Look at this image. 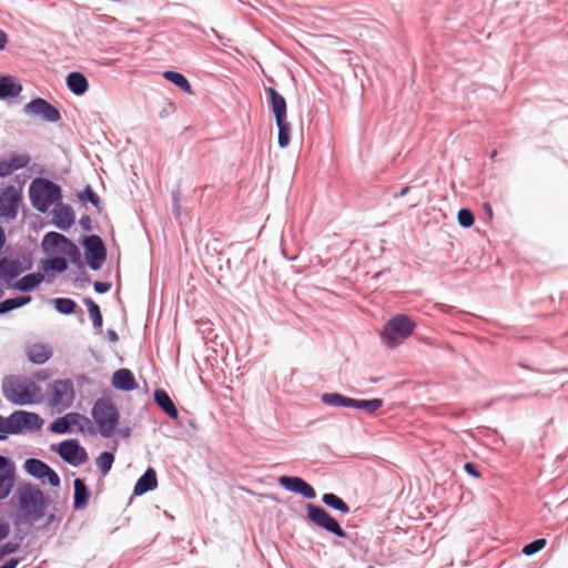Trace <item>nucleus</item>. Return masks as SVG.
I'll use <instances>...</instances> for the list:
<instances>
[{"instance_id": "obj_1", "label": "nucleus", "mask_w": 568, "mask_h": 568, "mask_svg": "<svg viewBox=\"0 0 568 568\" xmlns=\"http://www.w3.org/2000/svg\"><path fill=\"white\" fill-rule=\"evenodd\" d=\"M1 393L16 406H30L43 399L41 387L33 379L20 375L6 376L1 382Z\"/></svg>"}, {"instance_id": "obj_2", "label": "nucleus", "mask_w": 568, "mask_h": 568, "mask_svg": "<svg viewBox=\"0 0 568 568\" xmlns=\"http://www.w3.org/2000/svg\"><path fill=\"white\" fill-rule=\"evenodd\" d=\"M19 510L30 523H36L44 517L47 499L43 493L31 484L20 485L17 490Z\"/></svg>"}, {"instance_id": "obj_3", "label": "nucleus", "mask_w": 568, "mask_h": 568, "mask_svg": "<svg viewBox=\"0 0 568 568\" xmlns=\"http://www.w3.org/2000/svg\"><path fill=\"white\" fill-rule=\"evenodd\" d=\"M416 328V323L407 315L399 314L386 322L381 333L383 343L395 348L404 343Z\"/></svg>"}, {"instance_id": "obj_4", "label": "nucleus", "mask_w": 568, "mask_h": 568, "mask_svg": "<svg viewBox=\"0 0 568 568\" xmlns=\"http://www.w3.org/2000/svg\"><path fill=\"white\" fill-rule=\"evenodd\" d=\"M98 433L105 438L111 437L120 420L116 406L108 398L98 399L91 410Z\"/></svg>"}, {"instance_id": "obj_5", "label": "nucleus", "mask_w": 568, "mask_h": 568, "mask_svg": "<svg viewBox=\"0 0 568 568\" xmlns=\"http://www.w3.org/2000/svg\"><path fill=\"white\" fill-rule=\"evenodd\" d=\"M32 205L40 212H47L61 199V189L44 179L34 180L29 189Z\"/></svg>"}, {"instance_id": "obj_6", "label": "nucleus", "mask_w": 568, "mask_h": 568, "mask_svg": "<svg viewBox=\"0 0 568 568\" xmlns=\"http://www.w3.org/2000/svg\"><path fill=\"white\" fill-rule=\"evenodd\" d=\"M41 246L48 255H65L72 262H78L80 258L78 246L68 237L57 232L47 233L42 240Z\"/></svg>"}, {"instance_id": "obj_7", "label": "nucleus", "mask_w": 568, "mask_h": 568, "mask_svg": "<svg viewBox=\"0 0 568 568\" xmlns=\"http://www.w3.org/2000/svg\"><path fill=\"white\" fill-rule=\"evenodd\" d=\"M50 430L55 434L67 433H92L93 424L87 416L79 413H68L62 417L57 418L50 425Z\"/></svg>"}, {"instance_id": "obj_8", "label": "nucleus", "mask_w": 568, "mask_h": 568, "mask_svg": "<svg viewBox=\"0 0 568 568\" xmlns=\"http://www.w3.org/2000/svg\"><path fill=\"white\" fill-rule=\"evenodd\" d=\"M74 386L70 379H59L50 384L48 400L50 406L60 410L69 408L74 400Z\"/></svg>"}, {"instance_id": "obj_9", "label": "nucleus", "mask_w": 568, "mask_h": 568, "mask_svg": "<svg viewBox=\"0 0 568 568\" xmlns=\"http://www.w3.org/2000/svg\"><path fill=\"white\" fill-rule=\"evenodd\" d=\"M44 420L33 412L14 410L9 415L10 435L33 433L42 428Z\"/></svg>"}, {"instance_id": "obj_10", "label": "nucleus", "mask_w": 568, "mask_h": 568, "mask_svg": "<svg viewBox=\"0 0 568 568\" xmlns=\"http://www.w3.org/2000/svg\"><path fill=\"white\" fill-rule=\"evenodd\" d=\"M307 518L310 521L338 537H345V531L339 524L323 507L307 504Z\"/></svg>"}, {"instance_id": "obj_11", "label": "nucleus", "mask_w": 568, "mask_h": 568, "mask_svg": "<svg viewBox=\"0 0 568 568\" xmlns=\"http://www.w3.org/2000/svg\"><path fill=\"white\" fill-rule=\"evenodd\" d=\"M83 246L89 267L94 271L100 270L106 256L105 246L101 237L90 235L85 239Z\"/></svg>"}, {"instance_id": "obj_12", "label": "nucleus", "mask_w": 568, "mask_h": 568, "mask_svg": "<svg viewBox=\"0 0 568 568\" xmlns=\"http://www.w3.org/2000/svg\"><path fill=\"white\" fill-rule=\"evenodd\" d=\"M24 113L38 116L47 122H58L61 118L59 110L47 100L37 98L24 105Z\"/></svg>"}, {"instance_id": "obj_13", "label": "nucleus", "mask_w": 568, "mask_h": 568, "mask_svg": "<svg viewBox=\"0 0 568 568\" xmlns=\"http://www.w3.org/2000/svg\"><path fill=\"white\" fill-rule=\"evenodd\" d=\"M23 468L29 475L36 477L37 479H40L42 483H44L47 478L48 483L52 487H57L60 485V478L58 474L40 459H27L24 462Z\"/></svg>"}, {"instance_id": "obj_14", "label": "nucleus", "mask_w": 568, "mask_h": 568, "mask_svg": "<svg viewBox=\"0 0 568 568\" xmlns=\"http://www.w3.org/2000/svg\"><path fill=\"white\" fill-rule=\"evenodd\" d=\"M20 202L21 195L13 186L3 189L0 192V216L6 220L16 219Z\"/></svg>"}, {"instance_id": "obj_15", "label": "nucleus", "mask_w": 568, "mask_h": 568, "mask_svg": "<svg viewBox=\"0 0 568 568\" xmlns=\"http://www.w3.org/2000/svg\"><path fill=\"white\" fill-rule=\"evenodd\" d=\"M57 452L63 460L74 466L83 464L88 458L84 448L75 439L60 443Z\"/></svg>"}, {"instance_id": "obj_16", "label": "nucleus", "mask_w": 568, "mask_h": 568, "mask_svg": "<svg viewBox=\"0 0 568 568\" xmlns=\"http://www.w3.org/2000/svg\"><path fill=\"white\" fill-rule=\"evenodd\" d=\"M14 485V466L7 457L0 456V500L6 499Z\"/></svg>"}, {"instance_id": "obj_17", "label": "nucleus", "mask_w": 568, "mask_h": 568, "mask_svg": "<svg viewBox=\"0 0 568 568\" xmlns=\"http://www.w3.org/2000/svg\"><path fill=\"white\" fill-rule=\"evenodd\" d=\"M278 484L288 491H293L306 499H313L316 496L314 488L300 477L281 476Z\"/></svg>"}, {"instance_id": "obj_18", "label": "nucleus", "mask_w": 568, "mask_h": 568, "mask_svg": "<svg viewBox=\"0 0 568 568\" xmlns=\"http://www.w3.org/2000/svg\"><path fill=\"white\" fill-rule=\"evenodd\" d=\"M30 163V156L27 153H12L7 158L0 159V178H6L17 170L26 168Z\"/></svg>"}, {"instance_id": "obj_19", "label": "nucleus", "mask_w": 568, "mask_h": 568, "mask_svg": "<svg viewBox=\"0 0 568 568\" xmlns=\"http://www.w3.org/2000/svg\"><path fill=\"white\" fill-rule=\"evenodd\" d=\"M74 213L71 206L58 202L52 211L53 224L62 230L68 231L74 223Z\"/></svg>"}, {"instance_id": "obj_20", "label": "nucleus", "mask_w": 568, "mask_h": 568, "mask_svg": "<svg viewBox=\"0 0 568 568\" xmlns=\"http://www.w3.org/2000/svg\"><path fill=\"white\" fill-rule=\"evenodd\" d=\"M112 386L119 390L130 392L136 388V382L130 369L121 368L113 373Z\"/></svg>"}, {"instance_id": "obj_21", "label": "nucleus", "mask_w": 568, "mask_h": 568, "mask_svg": "<svg viewBox=\"0 0 568 568\" xmlns=\"http://www.w3.org/2000/svg\"><path fill=\"white\" fill-rule=\"evenodd\" d=\"M266 91L270 95L272 112L274 113L275 122L286 120V101L284 97L271 87L267 88Z\"/></svg>"}, {"instance_id": "obj_22", "label": "nucleus", "mask_w": 568, "mask_h": 568, "mask_svg": "<svg viewBox=\"0 0 568 568\" xmlns=\"http://www.w3.org/2000/svg\"><path fill=\"white\" fill-rule=\"evenodd\" d=\"M158 486L156 473L153 468H149L136 481L133 493L141 496L148 491L154 490Z\"/></svg>"}, {"instance_id": "obj_23", "label": "nucleus", "mask_w": 568, "mask_h": 568, "mask_svg": "<svg viewBox=\"0 0 568 568\" xmlns=\"http://www.w3.org/2000/svg\"><path fill=\"white\" fill-rule=\"evenodd\" d=\"M52 355V349L43 343H34L27 347V356L34 364L45 363Z\"/></svg>"}, {"instance_id": "obj_24", "label": "nucleus", "mask_w": 568, "mask_h": 568, "mask_svg": "<svg viewBox=\"0 0 568 568\" xmlns=\"http://www.w3.org/2000/svg\"><path fill=\"white\" fill-rule=\"evenodd\" d=\"M154 400L168 416L173 419L179 417V412L165 390L156 389L154 392Z\"/></svg>"}, {"instance_id": "obj_25", "label": "nucleus", "mask_w": 568, "mask_h": 568, "mask_svg": "<svg viewBox=\"0 0 568 568\" xmlns=\"http://www.w3.org/2000/svg\"><path fill=\"white\" fill-rule=\"evenodd\" d=\"M67 85L75 95H82L89 89L88 80L81 72L69 73L67 77Z\"/></svg>"}, {"instance_id": "obj_26", "label": "nucleus", "mask_w": 568, "mask_h": 568, "mask_svg": "<svg viewBox=\"0 0 568 568\" xmlns=\"http://www.w3.org/2000/svg\"><path fill=\"white\" fill-rule=\"evenodd\" d=\"M22 87L11 77H0V99L14 98L20 94Z\"/></svg>"}, {"instance_id": "obj_27", "label": "nucleus", "mask_w": 568, "mask_h": 568, "mask_svg": "<svg viewBox=\"0 0 568 568\" xmlns=\"http://www.w3.org/2000/svg\"><path fill=\"white\" fill-rule=\"evenodd\" d=\"M43 281L41 273H31L24 275L13 284V288L17 291L28 292L37 287Z\"/></svg>"}, {"instance_id": "obj_28", "label": "nucleus", "mask_w": 568, "mask_h": 568, "mask_svg": "<svg viewBox=\"0 0 568 568\" xmlns=\"http://www.w3.org/2000/svg\"><path fill=\"white\" fill-rule=\"evenodd\" d=\"M21 273V264L19 261H0V280H11Z\"/></svg>"}, {"instance_id": "obj_29", "label": "nucleus", "mask_w": 568, "mask_h": 568, "mask_svg": "<svg viewBox=\"0 0 568 568\" xmlns=\"http://www.w3.org/2000/svg\"><path fill=\"white\" fill-rule=\"evenodd\" d=\"M384 402L381 398L373 399H355L352 398L351 408L364 410L368 414H374L383 406Z\"/></svg>"}, {"instance_id": "obj_30", "label": "nucleus", "mask_w": 568, "mask_h": 568, "mask_svg": "<svg viewBox=\"0 0 568 568\" xmlns=\"http://www.w3.org/2000/svg\"><path fill=\"white\" fill-rule=\"evenodd\" d=\"M321 399L324 404L329 406H337V407H349L352 404V398L346 397L338 393H324L321 396Z\"/></svg>"}, {"instance_id": "obj_31", "label": "nucleus", "mask_w": 568, "mask_h": 568, "mask_svg": "<svg viewBox=\"0 0 568 568\" xmlns=\"http://www.w3.org/2000/svg\"><path fill=\"white\" fill-rule=\"evenodd\" d=\"M163 78L173 83L174 85H176L182 91L189 94L192 93L191 84L182 73L175 71H165L163 73Z\"/></svg>"}, {"instance_id": "obj_32", "label": "nucleus", "mask_w": 568, "mask_h": 568, "mask_svg": "<svg viewBox=\"0 0 568 568\" xmlns=\"http://www.w3.org/2000/svg\"><path fill=\"white\" fill-rule=\"evenodd\" d=\"M322 501L327 507H331L342 514H348L351 511L348 505L335 494H332V493L324 494L322 496Z\"/></svg>"}, {"instance_id": "obj_33", "label": "nucleus", "mask_w": 568, "mask_h": 568, "mask_svg": "<svg viewBox=\"0 0 568 568\" xmlns=\"http://www.w3.org/2000/svg\"><path fill=\"white\" fill-rule=\"evenodd\" d=\"M89 499V491L81 479L74 480V507L80 509L85 507Z\"/></svg>"}, {"instance_id": "obj_34", "label": "nucleus", "mask_w": 568, "mask_h": 568, "mask_svg": "<svg viewBox=\"0 0 568 568\" xmlns=\"http://www.w3.org/2000/svg\"><path fill=\"white\" fill-rule=\"evenodd\" d=\"M31 296H17L0 302V315L28 304Z\"/></svg>"}, {"instance_id": "obj_35", "label": "nucleus", "mask_w": 568, "mask_h": 568, "mask_svg": "<svg viewBox=\"0 0 568 568\" xmlns=\"http://www.w3.org/2000/svg\"><path fill=\"white\" fill-rule=\"evenodd\" d=\"M278 129V145L284 149L290 144L291 126L287 120L276 122Z\"/></svg>"}, {"instance_id": "obj_36", "label": "nucleus", "mask_w": 568, "mask_h": 568, "mask_svg": "<svg viewBox=\"0 0 568 568\" xmlns=\"http://www.w3.org/2000/svg\"><path fill=\"white\" fill-rule=\"evenodd\" d=\"M68 268L67 260L62 256H55L44 262V271L64 272Z\"/></svg>"}, {"instance_id": "obj_37", "label": "nucleus", "mask_w": 568, "mask_h": 568, "mask_svg": "<svg viewBox=\"0 0 568 568\" xmlns=\"http://www.w3.org/2000/svg\"><path fill=\"white\" fill-rule=\"evenodd\" d=\"M114 462V456L112 453L103 452L95 460L97 467L102 471L103 475H106Z\"/></svg>"}, {"instance_id": "obj_38", "label": "nucleus", "mask_w": 568, "mask_h": 568, "mask_svg": "<svg viewBox=\"0 0 568 568\" xmlns=\"http://www.w3.org/2000/svg\"><path fill=\"white\" fill-rule=\"evenodd\" d=\"M84 302L94 327L100 328L102 326L100 307L90 298H87Z\"/></svg>"}, {"instance_id": "obj_39", "label": "nucleus", "mask_w": 568, "mask_h": 568, "mask_svg": "<svg viewBox=\"0 0 568 568\" xmlns=\"http://www.w3.org/2000/svg\"><path fill=\"white\" fill-rule=\"evenodd\" d=\"M55 310L61 314H72L75 308V303L70 298L58 297L53 300Z\"/></svg>"}, {"instance_id": "obj_40", "label": "nucleus", "mask_w": 568, "mask_h": 568, "mask_svg": "<svg viewBox=\"0 0 568 568\" xmlns=\"http://www.w3.org/2000/svg\"><path fill=\"white\" fill-rule=\"evenodd\" d=\"M547 540L541 538L537 539L523 548V554L526 556H532L545 548Z\"/></svg>"}, {"instance_id": "obj_41", "label": "nucleus", "mask_w": 568, "mask_h": 568, "mask_svg": "<svg viewBox=\"0 0 568 568\" xmlns=\"http://www.w3.org/2000/svg\"><path fill=\"white\" fill-rule=\"evenodd\" d=\"M458 223L463 227H470L474 224V215L473 213L467 209L459 210L457 214Z\"/></svg>"}, {"instance_id": "obj_42", "label": "nucleus", "mask_w": 568, "mask_h": 568, "mask_svg": "<svg viewBox=\"0 0 568 568\" xmlns=\"http://www.w3.org/2000/svg\"><path fill=\"white\" fill-rule=\"evenodd\" d=\"M79 199L81 202L85 203V202H90L94 205L98 204L99 202V196L94 193V191L88 186L80 195H79Z\"/></svg>"}, {"instance_id": "obj_43", "label": "nucleus", "mask_w": 568, "mask_h": 568, "mask_svg": "<svg viewBox=\"0 0 568 568\" xmlns=\"http://www.w3.org/2000/svg\"><path fill=\"white\" fill-rule=\"evenodd\" d=\"M0 434L3 435V439H6L7 435L10 434L9 416L3 417L0 415Z\"/></svg>"}, {"instance_id": "obj_44", "label": "nucleus", "mask_w": 568, "mask_h": 568, "mask_svg": "<svg viewBox=\"0 0 568 568\" xmlns=\"http://www.w3.org/2000/svg\"><path fill=\"white\" fill-rule=\"evenodd\" d=\"M111 288V284L108 282H95L94 283V291L99 294H104L109 292Z\"/></svg>"}, {"instance_id": "obj_45", "label": "nucleus", "mask_w": 568, "mask_h": 568, "mask_svg": "<svg viewBox=\"0 0 568 568\" xmlns=\"http://www.w3.org/2000/svg\"><path fill=\"white\" fill-rule=\"evenodd\" d=\"M18 549V544L14 542H7L0 548V555H9L14 552Z\"/></svg>"}, {"instance_id": "obj_46", "label": "nucleus", "mask_w": 568, "mask_h": 568, "mask_svg": "<svg viewBox=\"0 0 568 568\" xmlns=\"http://www.w3.org/2000/svg\"><path fill=\"white\" fill-rule=\"evenodd\" d=\"M10 532V527L7 523H4L3 520H0V540H3L4 538L8 537Z\"/></svg>"}, {"instance_id": "obj_47", "label": "nucleus", "mask_w": 568, "mask_h": 568, "mask_svg": "<svg viewBox=\"0 0 568 568\" xmlns=\"http://www.w3.org/2000/svg\"><path fill=\"white\" fill-rule=\"evenodd\" d=\"M464 469L467 474H469L474 477L480 476L479 471L476 469V467L471 463H466L464 466Z\"/></svg>"}, {"instance_id": "obj_48", "label": "nucleus", "mask_w": 568, "mask_h": 568, "mask_svg": "<svg viewBox=\"0 0 568 568\" xmlns=\"http://www.w3.org/2000/svg\"><path fill=\"white\" fill-rule=\"evenodd\" d=\"M18 562V559H10L6 564L1 565L0 568H16Z\"/></svg>"}, {"instance_id": "obj_49", "label": "nucleus", "mask_w": 568, "mask_h": 568, "mask_svg": "<svg viewBox=\"0 0 568 568\" xmlns=\"http://www.w3.org/2000/svg\"><path fill=\"white\" fill-rule=\"evenodd\" d=\"M8 38L7 34L0 30V50L4 49Z\"/></svg>"}, {"instance_id": "obj_50", "label": "nucleus", "mask_w": 568, "mask_h": 568, "mask_svg": "<svg viewBox=\"0 0 568 568\" xmlns=\"http://www.w3.org/2000/svg\"><path fill=\"white\" fill-rule=\"evenodd\" d=\"M6 244V234L2 227H0V251Z\"/></svg>"}, {"instance_id": "obj_51", "label": "nucleus", "mask_w": 568, "mask_h": 568, "mask_svg": "<svg viewBox=\"0 0 568 568\" xmlns=\"http://www.w3.org/2000/svg\"><path fill=\"white\" fill-rule=\"evenodd\" d=\"M408 191H409V187L405 186L397 194H395V197L404 196L408 193Z\"/></svg>"}, {"instance_id": "obj_52", "label": "nucleus", "mask_w": 568, "mask_h": 568, "mask_svg": "<svg viewBox=\"0 0 568 568\" xmlns=\"http://www.w3.org/2000/svg\"><path fill=\"white\" fill-rule=\"evenodd\" d=\"M108 335H109V338H110L112 342L118 341V334H116L114 331H109V332H108Z\"/></svg>"}, {"instance_id": "obj_53", "label": "nucleus", "mask_w": 568, "mask_h": 568, "mask_svg": "<svg viewBox=\"0 0 568 568\" xmlns=\"http://www.w3.org/2000/svg\"><path fill=\"white\" fill-rule=\"evenodd\" d=\"M55 520V516L54 515H49L47 517V526L51 525L53 521Z\"/></svg>"}, {"instance_id": "obj_54", "label": "nucleus", "mask_w": 568, "mask_h": 568, "mask_svg": "<svg viewBox=\"0 0 568 568\" xmlns=\"http://www.w3.org/2000/svg\"><path fill=\"white\" fill-rule=\"evenodd\" d=\"M3 439V435L0 434V440Z\"/></svg>"}]
</instances>
